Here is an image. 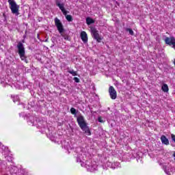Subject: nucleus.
<instances>
[{
    "label": "nucleus",
    "instance_id": "1",
    "mask_svg": "<svg viewBox=\"0 0 175 175\" xmlns=\"http://www.w3.org/2000/svg\"><path fill=\"white\" fill-rule=\"evenodd\" d=\"M71 114L74 116V117H77V122L78 123L79 126L81 129L86 133L88 136H91V130H90V126H88V124L85 122V119H84V116L80 115L77 116V113H79V110L75 109V107H71L70 109Z\"/></svg>",
    "mask_w": 175,
    "mask_h": 175
},
{
    "label": "nucleus",
    "instance_id": "2",
    "mask_svg": "<svg viewBox=\"0 0 175 175\" xmlns=\"http://www.w3.org/2000/svg\"><path fill=\"white\" fill-rule=\"evenodd\" d=\"M75 151L77 154V162H79V163H81V166H84V163L88 161V158L87 157V152L83 151L81 148H77Z\"/></svg>",
    "mask_w": 175,
    "mask_h": 175
},
{
    "label": "nucleus",
    "instance_id": "3",
    "mask_svg": "<svg viewBox=\"0 0 175 175\" xmlns=\"http://www.w3.org/2000/svg\"><path fill=\"white\" fill-rule=\"evenodd\" d=\"M18 50V54L22 61H25L26 64H28V59L27 56H25V48L24 47V44L19 42L16 46Z\"/></svg>",
    "mask_w": 175,
    "mask_h": 175
},
{
    "label": "nucleus",
    "instance_id": "4",
    "mask_svg": "<svg viewBox=\"0 0 175 175\" xmlns=\"http://www.w3.org/2000/svg\"><path fill=\"white\" fill-rule=\"evenodd\" d=\"M8 3L10 5V9L12 14H15V16H18L20 14V5H18L14 0H8Z\"/></svg>",
    "mask_w": 175,
    "mask_h": 175
},
{
    "label": "nucleus",
    "instance_id": "5",
    "mask_svg": "<svg viewBox=\"0 0 175 175\" xmlns=\"http://www.w3.org/2000/svg\"><path fill=\"white\" fill-rule=\"evenodd\" d=\"M90 32L92 33V36L94 40H96L98 43H100L103 40V38L99 35V31L96 29L95 27H90Z\"/></svg>",
    "mask_w": 175,
    "mask_h": 175
},
{
    "label": "nucleus",
    "instance_id": "6",
    "mask_svg": "<svg viewBox=\"0 0 175 175\" xmlns=\"http://www.w3.org/2000/svg\"><path fill=\"white\" fill-rule=\"evenodd\" d=\"M82 167H86L88 172H91L98 170V165L95 163L92 164V163L88 161L84 163V165H83Z\"/></svg>",
    "mask_w": 175,
    "mask_h": 175
},
{
    "label": "nucleus",
    "instance_id": "7",
    "mask_svg": "<svg viewBox=\"0 0 175 175\" xmlns=\"http://www.w3.org/2000/svg\"><path fill=\"white\" fill-rule=\"evenodd\" d=\"M39 103L38 101L36 100L35 98H30L28 103V109L33 108V110L38 111L39 110Z\"/></svg>",
    "mask_w": 175,
    "mask_h": 175
},
{
    "label": "nucleus",
    "instance_id": "8",
    "mask_svg": "<svg viewBox=\"0 0 175 175\" xmlns=\"http://www.w3.org/2000/svg\"><path fill=\"white\" fill-rule=\"evenodd\" d=\"M55 5H56V6H58L59 9L61 10V11L64 15H66V14H68V13H69V11H67L65 9V3H62V1L55 0Z\"/></svg>",
    "mask_w": 175,
    "mask_h": 175
},
{
    "label": "nucleus",
    "instance_id": "9",
    "mask_svg": "<svg viewBox=\"0 0 175 175\" xmlns=\"http://www.w3.org/2000/svg\"><path fill=\"white\" fill-rule=\"evenodd\" d=\"M55 25L57 28V31H59V33H64L65 32V29H64V25H62V23L58 18H55Z\"/></svg>",
    "mask_w": 175,
    "mask_h": 175
},
{
    "label": "nucleus",
    "instance_id": "10",
    "mask_svg": "<svg viewBox=\"0 0 175 175\" xmlns=\"http://www.w3.org/2000/svg\"><path fill=\"white\" fill-rule=\"evenodd\" d=\"M109 92L110 95V98L112 99H117V92L116 89L113 86H110L109 89Z\"/></svg>",
    "mask_w": 175,
    "mask_h": 175
},
{
    "label": "nucleus",
    "instance_id": "11",
    "mask_svg": "<svg viewBox=\"0 0 175 175\" xmlns=\"http://www.w3.org/2000/svg\"><path fill=\"white\" fill-rule=\"evenodd\" d=\"M27 120V122H31L33 126L36 125V122H38V119L36 117L32 116H29Z\"/></svg>",
    "mask_w": 175,
    "mask_h": 175
},
{
    "label": "nucleus",
    "instance_id": "12",
    "mask_svg": "<svg viewBox=\"0 0 175 175\" xmlns=\"http://www.w3.org/2000/svg\"><path fill=\"white\" fill-rule=\"evenodd\" d=\"M81 39L83 43H87L88 42V36L85 31H83L81 32Z\"/></svg>",
    "mask_w": 175,
    "mask_h": 175
},
{
    "label": "nucleus",
    "instance_id": "13",
    "mask_svg": "<svg viewBox=\"0 0 175 175\" xmlns=\"http://www.w3.org/2000/svg\"><path fill=\"white\" fill-rule=\"evenodd\" d=\"M62 146L65 150H67L68 151V154H70V152H69V149L70 148V145L69 144V142H66V140H64L62 142Z\"/></svg>",
    "mask_w": 175,
    "mask_h": 175
},
{
    "label": "nucleus",
    "instance_id": "14",
    "mask_svg": "<svg viewBox=\"0 0 175 175\" xmlns=\"http://www.w3.org/2000/svg\"><path fill=\"white\" fill-rule=\"evenodd\" d=\"M161 140L162 144H165V146H169V139L166 137L165 135H161Z\"/></svg>",
    "mask_w": 175,
    "mask_h": 175
},
{
    "label": "nucleus",
    "instance_id": "15",
    "mask_svg": "<svg viewBox=\"0 0 175 175\" xmlns=\"http://www.w3.org/2000/svg\"><path fill=\"white\" fill-rule=\"evenodd\" d=\"M86 23L88 24V25H91V24L95 23V21L91 17H88L86 18Z\"/></svg>",
    "mask_w": 175,
    "mask_h": 175
},
{
    "label": "nucleus",
    "instance_id": "16",
    "mask_svg": "<svg viewBox=\"0 0 175 175\" xmlns=\"http://www.w3.org/2000/svg\"><path fill=\"white\" fill-rule=\"evenodd\" d=\"M161 90L163 92H169V86H167V84H163L161 87Z\"/></svg>",
    "mask_w": 175,
    "mask_h": 175
},
{
    "label": "nucleus",
    "instance_id": "17",
    "mask_svg": "<svg viewBox=\"0 0 175 175\" xmlns=\"http://www.w3.org/2000/svg\"><path fill=\"white\" fill-rule=\"evenodd\" d=\"M64 16H65L67 21H68L69 23H71V21H73V16H72V15L66 14V15H64Z\"/></svg>",
    "mask_w": 175,
    "mask_h": 175
},
{
    "label": "nucleus",
    "instance_id": "18",
    "mask_svg": "<svg viewBox=\"0 0 175 175\" xmlns=\"http://www.w3.org/2000/svg\"><path fill=\"white\" fill-rule=\"evenodd\" d=\"M125 31L126 32H129V35H131V36H133V35H135L133 30H132V29H131V28L126 27Z\"/></svg>",
    "mask_w": 175,
    "mask_h": 175
},
{
    "label": "nucleus",
    "instance_id": "19",
    "mask_svg": "<svg viewBox=\"0 0 175 175\" xmlns=\"http://www.w3.org/2000/svg\"><path fill=\"white\" fill-rule=\"evenodd\" d=\"M68 73H70V75H72V76H78L79 74H77V71H75L73 70H68Z\"/></svg>",
    "mask_w": 175,
    "mask_h": 175
},
{
    "label": "nucleus",
    "instance_id": "20",
    "mask_svg": "<svg viewBox=\"0 0 175 175\" xmlns=\"http://www.w3.org/2000/svg\"><path fill=\"white\" fill-rule=\"evenodd\" d=\"M120 167L119 162L113 163L111 165V169H116V167Z\"/></svg>",
    "mask_w": 175,
    "mask_h": 175
},
{
    "label": "nucleus",
    "instance_id": "21",
    "mask_svg": "<svg viewBox=\"0 0 175 175\" xmlns=\"http://www.w3.org/2000/svg\"><path fill=\"white\" fill-rule=\"evenodd\" d=\"M163 169L165 173H166L167 175H171L170 171H169V170H167V167L166 165H163Z\"/></svg>",
    "mask_w": 175,
    "mask_h": 175
},
{
    "label": "nucleus",
    "instance_id": "22",
    "mask_svg": "<svg viewBox=\"0 0 175 175\" xmlns=\"http://www.w3.org/2000/svg\"><path fill=\"white\" fill-rule=\"evenodd\" d=\"M62 35V36L63 37V38H64V40H68L69 42H70V36H65V35H63V34H61Z\"/></svg>",
    "mask_w": 175,
    "mask_h": 175
},
{
    "label": "nucleus",
    "instance_id": "23",
    "mask_svg": "<svg viewBox=\"0 0 175 175\" xmlns=\"http://www.w3.org/2000/svg\"><path fill=\"white\" fill-rule=\"evenodd\" d=\"M55 40H56L55 38H51V41H52V42H53V44L51 45V47H54V46H55Z\"/></svg>",
    "mask_w": 175,
    "mask_h": 175
},
{
    "label": "nucleus",
    "instance_id": "24",
    "mask_svg": "<svg viewBox=\"0 0 175 175\" xmlns=\"http://www.w3.org/2000/svg\"><path fill=\"white\" fill-rule=\"evenodd\" d=\"M13 102L16 103V102H18V96H14Z\"/></svg>",
    "mask_w": 175,
    "mask_h": 175
},
{
    "label": "nucleus",
    "instance_id": "25",
    "mask_svg": "<svg viewBox=\"0 0 175 175\" xmlns=\"http://www.w3.org/2000/svg\"><path fill=\"white\" fill-rule=\"evenodd\" d=\"M19 116L20 117H28V116H27L25 112L20 113Z\"/></svg>",
    "mask_w": 175,
    "mask_h": 175
},
{
    "label": "nucleus",
    "instance_id": "26",
    "mask_svg": "<svg viewBox=\"0 0 175 175\" xmlns=\"http://www.w3.org/2000/svg\"><path fill=\"white\" fill-rule=\"evenodd\" d=\"M3 18H4L3 21H4L5 23H6V21H8V18H7L6 14H5V12L3 13Z\"/></svg>",
    "mask_w": 175,
    "mask_h": 175
},
{
    "label": "nucleus",
    "instance_id": "27",
    "mask_svg": "<svg viewBox=\"0 0 175 175\" xmlns=\"http://www.w3.org/2000/svg\"><path fill=\"white\" fill-rule=\"evenodd\" d=\"M73 80L75 83H80V79L77 77H74Z\"/></svg>",
    "mask_w": 175,
    "mask_h": 175
},
{
    "label": "nucleus",
    "instance_id": "28",
    "mask_svg": "<svg viewBox=\"0 0 175 175\" xmlns=\"http://www.w3.org/2000/svg\"><path fill=\"white\" fill-rule=\"evenodd\" d=\"M98 122H101V123L105 122V120H103L102 119V117H100V116L98 117Z\"/></svg>",
    "mask_w": 175,
    "mask_h": 175
},
{
    "label": "nucleus",
    "instance_id": "29",
    "mask_svg": "<svg viewBox=\"0 0 175 175\" xmlns=\"http://www.w3.org/2000/svg\"><path fill=\"white\" fill-rule=\"evenodd\" d=\"M172 140L175 143V135L174 134L171 135Z\"/></svg>",
    "mask_w": 175,
    "mask_h": 175
},
{
    "label": "nucleus",
    "instance_id": "30",
    "mask_svg": "<svg viewBox=\"0 0 175 175\" xmlns=\"http://www.w3.org/2000/svg\"><path fill=\"white\" fill-rule=\"evenodd\" d=\"M156 40H157V42H159V36H157Z\"/></svg>",
    "mask_w": 175,
    "mask_h": 175
},
{
    "label": "nucleus",
    "instance_id": "31",
    "mask_svg": "<svg viewBox=\"0 0 175 175\" xmlns=\"http://www.w3.org/2000/svg\"><path fill=\"white\" fill-rule=\"evenodd\" d=\"M44 42H49V38H46Z\"/></svg>",
    "mask_w": 175,
    "mask_h": 175
},
{
    "label": "nucleus",
    "instance_id": "32",
    "mask_svg": "<svg viewBox=\"0 0 175 175\" xmlns=\"http://www.w3.org/2000/svg\"><path fill=\"white\" fill-rule=\"evenodd\" d=\"M172 157H174V160H175V152L173 154Z\"/></svg>",
    "mask_w": 175,
    "mask_h": 175
},
{
    "label": "nucleus",
    "instance_id": "33",
    "mask_svg": "<svg viewBox=\"0 0 175 175\" xmlns=\"http://www.w3.org/2000/svg\"><path fill=\"white\" fill-rule=\"evenodd\" d=\"M22 105H23V108H25V106L24 105V104H22Z\"/></svg>",
    "mask_w": 175,
    "mask_h": 175
},
{
    "label": "nucleus",
    "instance_id": "34",
    "mask_svg": "<svg viewBox=\"0 0 175 175\" xmlns=\"http://www.w3.org/2000/svg\"><path fill=\"white\" fill-rule=\"evenodd\" d=\"M42 122H43V121H40V124H42Z\"/></svg>",
    "mask_w": 175,
    "mask_h": 175
},
{
    "label": "nucleus",
    "instance_id": "35",
    "mask_svg": "<svg viewBox=\"0 0 175 175\" xmlns=\"http://www.w3.org/2000/svg\"><path fill=\"white\" fill-rule=\"evenodd\" d=\"M22 42H23V43H24V42H25L24 40H22Z\"/></svg>",
    "mask_w": 175,
    "mask_h": 175
},
{
    "label": "nucleus",
    "instance_id": "36",
    "mask_svg": "<svg viewBox=\"0 0 175 175\" xmlns=\"http://www.w3.org/2000/svg\"><path fill=\"white\" fill-rule=\"evenodd\" d=\"M37 37L39 38V34H38Z\"/></svg>",
    "mask_w": 175,
    "mask_h": 175
},
{
    "label": "nucleus",
    "instance_id": "37",
    "mask_svg": "<svg viewBox=\"0 0 175 175\" xmlns=\"http://www.w3.org/2000/svg\"><path fill=\"white\" fill-rule=\"evenodd\" d=\"M23 38H25V36H24Z\"/></svg>",
    "mask_w": 175,
    "mask_h": 175
},
{
    "label": "nucleus",
    "instance_id": "38",
    "mask_svg": "<svg viewBox=\"0 0 175 175\" xmlns=\"http://www.w3.org/2000/svg\"><path fill=\"white\" fill-rule=\"evenodd\" d=\"M0 144H2V143L0 142Z\"/></svg>",
    "mask_w": 175,
    "mask_h": 175
}]
</instances>
